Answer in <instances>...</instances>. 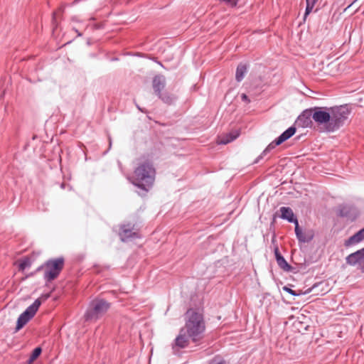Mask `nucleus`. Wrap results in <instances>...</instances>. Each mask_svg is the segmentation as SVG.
Returning a JSON list of instances; mask_svg holds the SVG:
<instances>
[{
    "label": "nucleus",
    "instance_id": "393cba45",
    "mask_svg": "<svg viewBox=\"0 0 364 364\" xmlns=\"http://www.w3.org/2000/svg\"><path fill=\"white\" fill-rule=\"evenodd\" d=\"M209 364H228V363L223 358L215 356L210 361Z\"/></svg>",
    "mask_w": 364,
    "mask_h": 364
},
{
    "label": "nucleus",
    "instance_id": "2eb2a0df",
    "mask_svg": "<svg viewBox=\"0 0 364 364\" xmlns=\"http://www.w3.org/2000/svg\"><path fill=\"white\" fill-rule=\"evenodd\" d=\"M153 89L155 94H160L166 85V78L162 75H158L154 77L152 81Z\"/></svg>",
    "mask_w": 364,
    "mask_h": 364
},
{
    "label": "nucleus",
    "instance_id": "f03ea898",
    "mask_svg": "<svg viewBox=\"0 0 364 364\" xmlns=\"http://www.w3.org/2000/svg\"><path fill=\"white\" fill-rule=\"evenodd\" d=\"M155 172V168L151 163L142 162L134 170L132 183L144 191L148 192L154 183Z\"/></svg>",
    "mask_w": 364,
    "mask_h": 364
},
{
    "label": "nucleus",
    "instance_id": "a878e982",
    "mask_svg": "<svg viewBox=\"0 0 364 364\" xmlns=\"http://www.w3.org/2000/svg\"><path fill=\"white\" fill-rule=\"evenodd\" d=\"M306 4L304 15V20L305 21L306 17L309 15V14L312 11L314 6L309 4L308 3Z\"/></svg>",
    "mask_w": 364,
    "mask_h": 364
},
{
    "label": "nucleus",
    "instance_id": "0eeeda50",
    "mask_svg": "<svg viewBox=\"0 0 364 364\" xmlns=\"http://www.w3.org/2000/svg\"><path fill=\"white\" fill-rule=\"evenodd\" d=\"M296 132V127L294 125L289 127L264 149V150L255 159L254 164H257L267 153L270 152L276 146L281 145L282 143L293 136Z\"/></svg>",
    "mask_w": 364,
    "mask_h": 364
},
{
    "label": "nucleus",
    "instance_id": "20e7f679",
    "mask_svg": "<svg viewBox=\"0 0 364 364\" xmlns=\"http://www.w3.org/2000/svg\"><path fill=\"white\" fill-rule=\"evenodd\" d=\"M110 303L102 298H95L92 300L85 312V321H96L102 318L109 309Z\"/></svg>",
    "mask_w": 364,
    "mask_h": 364
},
{
    "label": "nucleus",
    "instance_id": "ddd939ff",
    "mask_svg": "<svg viewBox=\"0 0 364 364\" xmlns=\"http://www.w3.org/2000/svg\"><path fill=\"white\" fill-rule=\"evenodd\" d=\"M132 229V227H131L129 224L124 225L121 227L119 236L122 241L126 242L129 240L139 237L138 233L136 232H133Z\"/></svg>",
    "mask_w": 364,
    "mask_h": 364
},
{
    "label": "nucleus",
    "instance_id": "b1692460",
    "mask_svg": "<svg viewBox=\"0 0 364 364\" xmlns=\"http://www.w3.org/2000/svg\"><path fill=\"white\" fill-rule=\"evenodd\" d=\"M31 265V259L28 257L24 258L19 263L18 267L19 270L23 271L26 268L30 267Z\"/></svg>",
    "mask_w": 364,
    "mask_h": 364
},
{
    "label": "nucleus",
    "instance_id": "9d476101",
    "mask_svg": "<svg viewBox=\"0 0 364 364\" xmlns=\"http://www.w3.org/2000/svg\"><path fill=\"white\" fill-rule=\"evenodd\" d=\"M279 215H277V213L274 214L273 222L275 220V218L277 217H279L281 219L287 220L289 223H294V225L299 223V221L291 208L282 206L279 208Z\"/></svg>",
    "mask_w": 364,
    "mask_h": 364
},
{
    "label": "nucleus",
    "instance_id": "f8f14e48",
    "mask_svg": "<svg viewBox=\"0 0 364 364\" xmlns=\"http://www.w3.org/2000/svg\"><path fill=\"white\" fill-rule=\"evenodd\" d=\"M312 107L304 110L297 117L296 122L303 128L310 127L313 119Z\"/></svg>",
    "mask_w": 364,
    "mask_h": 364
},
{
    "label": "nucleus",
    "instance_id": "5701e85b",
    "mask_svg": "<svg viewBox=\"0 0 364 364\" xmlns=\"http://www.w3.org/2000/svg\"><path fill=\"white\" fill-rule=\"evenodd\" d=\"M41 353H42V348L41 347L35 348L33 350V351L28 358V363H33L36 359H37L39 357V355L41 354Z\"/></svg>",
    "mask_w": 364,
    "mask_h": 364
},
{
    "label": "nucleus",
    "instance_id": "423d86ee",
    "mask_svg": "<svg viewBox=\"0 0 364 364\" xmlns=\"http://www.w3.org/2000/svg\"><path fill=\"white\" fill-rule=\"evenodd\" d=\"M296 132V127L294 125L289 127L264 149V150L255 159L254 164H257L267 153L270 152L276 146L281 145L282 143L293 136Z\"/></svg>",
    "mask_w": 364,
    "mask_h": 364
},
{
    "label": "nucleus",
    "instance_id": "cd10ccee",
    "mask_svg": "<svg viewBox=\"0 0 364 364\" xmlns=\"http://www.w3.org/2000/svg\"><path fill=\"white\" fill-rule=\"evenodd\" d=\"M50 297V293H46V294H41V296L38 299H40L41 302H42V301H45Z\"/></svg>",
    "mask_w": 364,
    "mask_h": 364
},
{
    "label": "nucleus",
    "instance_id": "1a4fd4ad",
    "mask_svg": "<svg viewBox=\"0 0 364 364\" xmlns=\"http://www.w3.org/2000/svg\"><path fill=\"white\" fill-rule=\"evenodd\" d=\"M346 262L364 272V247L348 255L346 257Z\"/></svg>",
    "mask_w": 364,
    "mask_h": 364
},
{
    "label": "nucleus",
    "instance_id": "f3484780",
    "mask_svg": "<svg viewBox=\"0 0 364 364\" xmlns=\"http://www.w3.org/2000/svg\"><path fill=\"white\" fill-rule=\"evenodd\" d=\"M321 285H323V282H318V283L314 284L311 287L307 289L304 291H299V292H296V291L291 289L290 287H289L287 286L283 287L282 289L284 291H287L293 296H300V295H303V294H308L312 292L314 290H315L316 288H318V287H320Z\"/></svg>",
    "mask_w": 364,
    "mask_h": 364
},
{
    "label": "nucleus",
    "instance_id": "7ed1b4c3",
    "mask_svg": "<svg viewBox=\"0 0 364 364\" xmlns=\"http://www.w3.org/2000/svg\"><path fill=\"white\" fill-rule=\"evenodd\" d=\"M188 318L186 322L185 331L193 342L197 343L203 338L205 330L203 316L201 314L191 309L186 313Z\"/></svg>",
    "mask_w": 364,
    "mask_h": 364
},
{
    "label": "nucleus",
    "instance_id": "7c9ffc66",
    "mask_svg": "<svg viewBox=\"0 0 364 364\" xmlns=\"http://www.w3.org/2000/svg\"><path fill=\"white\" fill-rule=\"evenodd\" d=\"M318 0H306V3L315 6Z\"/></svg>",
    "mask_w": 364,
    "mask_h": 364
},
{
    "label": "nucleus",
    "instance_id": "f257e3e1",
    "mask_svg": "<svg viewBox=\"0 0 364 364\" xmlns=\"http://www.w3.org/2000/svg\"><path fill=\"white\" fill-rule=\"evenodd\" d=\"M313 120L318 125H323L327 132H334L342 127L351 112L348 105L334 107H314Z\"/></svg>",
    "mask_w": 364,
    "mask_h": 364
},
{
    "label": "nucleus",
    "instance_id": "39448f33",
    "mask_svg": "<svg viewBox=\"0 0 364 364\" xmlns=\"http://www.w3.org/2000/svg\"><path fill=\"white\" fill-rule=\"evenodd\" d=\"M45 265L43 279L46 282H50L59 276L63 269L64 258L60 257L48 259L45 262Z\"/></svg>",
    "mask_w": 364,
    "mask_h": 364
},
{
    "label": "nucleus",
    "instance_id": "473e14b6",
    "mask_svg": "<svg viewBox=\"0 0 364 364\" xmlns=\"http://www.w3.org/2000/svg\"><path fill=\"white\" fill-rule=\"evenodd\" d=\"M64 186H64V184L63 183V184L61 185V187H62V188H64Z\"/></svg>",
    "mask_w": 364,
    "mask_h": 364
},
{
    "label": "nucleus",
    "instance_id": "4be33fe9",
    "mask_svg": "<svg viewBox=\"0 0 364 364\" xmlns=\"http://www.w3.org/2000/svg\"><path fill=\"white\" fill-rule=\"evenodd\" d=\"M239 136V132H236L235 133H229L224 138L221 139L219 141L220 144H227L235 139H236Z\"/></svg>",
    "mask_w": 364,
    "mask_h": 364
},
{
    "label": "nucleus",
    "instance_id": "bb28decb",
    "mask_svg": "<svg viewBox=\"0 0 364 364\" xmlns=\"http://www.w3.org/2000/svg\"><path fill=\"white\" fill-rule=\"evenodd\" d=\"M220 1L225 2L228 5L234 7L237 4V0H220Z\"/></svg>",
    "mask_w": 364,
    "mask_h": 364
},
{
    "label": "nucleus",
    "instance_id": "a211bd4d",
    "mask_svg": "<svg viewBox=\"0 0 364 364\" xmlns=\"http://www.w3.org/2000/svg\"><path fill=\"white\" fill-rule=\"evenodd\" d=\"M294 226H295V228H294L295 234H296V238L299 242H303V243L309 242L313 239V237H314L313 234H310V233L306 234V233L303 232L302 230L300 229L299 223L296 224V225H294Z\"/></svg>",
    "mask_w": 364,
    "mask_h": 364
},
{
    "label": "nucleus",
    "instance_id": "c756f323",
    "mask_svg": "<svg viewBox=\"0 0 364 364\" xmlns=\"http://www.w3.org/2000/svg\"><path fill=\"white\" fill-rule=\"evenodd\" d=\"M42 269H46V265H45V263H43V264L40 265V266L36 269V270L35 271V272L31 274V275H33L34 274H36V272H38L41 271Z\"/></svg>",
    "mask_w": 364,
    "mask_h": 364
},
{
    "label": "nucleus",
    "instance_id": "6e6552de",
    "mask_svg": "<svg viewBox=\"0 0 364 364\" xmlns=\"http://www.w3.org/2000/svg\"><path fill=\"white\" fill-rule=\"evenodd\" d=\"M41 304L40 299H36L20 314L16 322V332L21 329L35 316Z\"/></svg>",
    "mask_w": 364,
    "mask_h": 364
},
{
    "label": "nucleus",
    "instance_id": "9b49d317",
    "mask_svg": "<svg viewBox=\"0 0 364 364\" xmlns=\"http://www.w3.org/2000/svg\"><path fill=\"white\" fill-rule=\"evenodd\" d=\"M189 338L190 337L186 332L185 328H181L178 335L172 343L173 350L186 348L189 344Z\"/></svg>",
    "mask_w": 364,
    "mask_h": 364
},
{
    "label": "nucleus",
    "instance_id": "6ab92c4d",
    "mask_svg": "<svg viewBox=\"0 0 364 364\" xmlns=\"http://www.w3.org/2000/svg\"><path fill=\"white\" fill-rule=\"evenodd\" d=\"M247 72V65L240 63L236 69L235 79L237 82H241Z\"/></svg>",
    "mask_w": 364,
    "mask_h": 364
},
{
    "label": "nucleus",
    "instance_id": "412c9836",
    "mask_svg": "<svg viewBox=\"0 0 364 364\" xmlns=\"http://www.w3.org/2000/svg\"><path fill=\"white\" fill-rule=\"evenodd\" d=\"M157 96L160 98L164 103L167 105H171L175 101V97L170 95L168 92H160Z\"/></svg>",
    "mask_w": 364,
    "mask_h": 364
},
{
    "label": "nucleus",
    "instance_id": "dca6fc26",
    "mask_svg": "<svg viewBox=\"0 0 364 364\" xmlns=\"http://www.w3.org/2000/svg\"><path fill=\"white\" fill-rule=\"evenodd\" d=\"M364 240V228L358 230L356 233L350 236L344 242L345 247H350L358 244Z\"/></svg>",
    "mask_w": 364,
    "mask_h": 364
},
{
    "label": "nucleus",
    "instance_id": "aec40b11",
    "mask_svg": "<svg viewBox=\"0 0 364 364\" xmlns=\"http://www.w3.org/2000/svg\"><path fill=\"white\" fill-rule=\"evenodd\" d=\"M353 207L348 205H341L338 208V215L341 217L348 218L350 216Z\"/></svg>",
    "mask_w": 364,
    "mask_h": 364
},
{
    "label": "nucleus",
    "instance_id": "c85d7f7f",
    "mask_svg": "<svg viewBox=\"0 0 364 364\" xmlns=\"http://www.w3.org/2000/svg\"><path fill=\"white\" fill-rule=\"evenodd\" d=\"M241 100L243 102H245L246 103L250 102V100L249 99L248 96L246 94L241 95Z\"/></svg>",
    "mask_w": 364,
    "mask_h": 364
},
{
    "label": "nucleus",
    "instance_id": "2f4dec72",
    "mask_svg": "<svg viewBox=\"0 0 364 364\" xmlns=\"http://www.w3.org/2000/svg\"><path fill=\"white\" fill-rule=\"evenodd\" d=\"M112 146V139L110 136H109V149L111 148Z\"/></svg>",
    "mask_w": 364,
    "mask_h": 364
},
{
    "label": "nucleus",
    "instance_id": "4468645a",
    "mask_svg": "<svg viewBox=\"0 0 364 364\" xmlns=\"http://www.w3.org/2000/svg\"><path fill=\"white\" fill-rule=\"evenodd\" d=\"M274 252L278 266L285 272H291L293 269L292 267L287 262L285 258L282 255L277 247L274 248Z\"/></svg>",
    "mask_w": 364,
    "mask_h": 364
}]
</instances>
